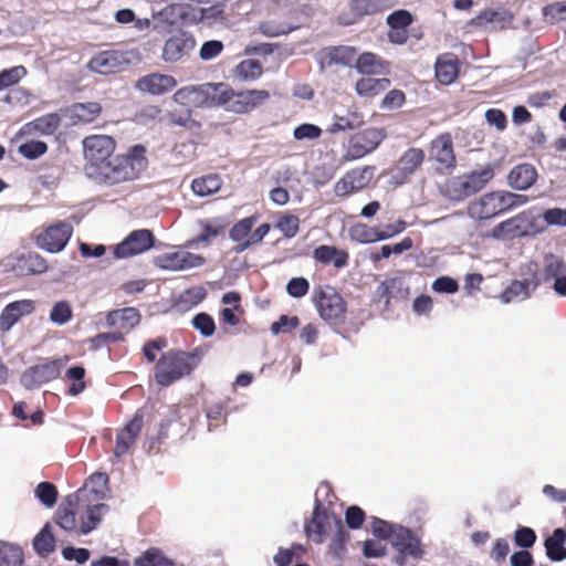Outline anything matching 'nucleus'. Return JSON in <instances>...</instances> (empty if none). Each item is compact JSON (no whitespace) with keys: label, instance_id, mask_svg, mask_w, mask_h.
<instances>
[{"label":"nucleus","instance_id":"f257e3e1","mask_svg":"<svg viewBox=\"0 0 566 566\" xmlns=\"http://www.w3.org/2000/svg\"><path fill=\"white\" fill-rule=\"evenodd\" d=\"M145 147L135 145L126 155L112 157L92 179L109 186L137 179L147 168Z\"/></svg>","mask_w":566,"mask_h":566},{"label":"nucleus","instance_id":"f03ea898","mask_svg":"<svg viewBox=\"0 0 566 566\" xmlns=\"http://www.w3.org/2000/svg\"><path fill=\"white\" fill-rule=\"evenodd\" d=\"M201 354L198 349L185 352L169 349L161 354L154 368L156 382L161 387H168L176 381L188 377L201 363Z\"/></svg>","mask_w":566,"mask_h":566},{"label":"nucleus","instance_id":"7ed1b4c3","mask_svg":"<svg viewBox=\"0 0 566 566\" xmlns=\"http://www.w3.org/2000/svg\"><path fill=\"white\" fill-rule=\"evenodd\" d=\"M234 95L227 83H206L179 88L174 94V101L180 106H223Z\"/></svg>","mask_w":566,"mask_h":566},{"label":"nucleus","instance_id":"20e7f679","mask_svg":"<svg viewBox=\"0 0 566 566\" xmlns=\"http://www.w3.org/2000/svg\"><path fill=\"white\" fill-rule=\"evenodd\" d=\"M528 201L530 197L526 195L504 190L491 191L472 201L468 207V212L474 219L488 220Z\"/></svg>","mask_w":566,"mask_h":566},{"label":"nucleus","instance_id":"39448f33","mask_svg":"<svg viewBox=\"0 0 566 566\" xmlns=\"http://www.w3.org/2000/svg\"><path fill=\"white\" fill-rule=\"evenodd\" d=\"M494 177L493 168L488 165L469 174L453 177L441 189L443 197L451 201H463L482 190Z\"/></svg>","mask_w":566,"mask_h":566},{"label":"nucleus","instance_id":"423d86ee","mask_svg":"<svg viewBox=\"0 0 566 566\" xmlns=\"http://www.w3.org/2000/svg\"><path fill=\"white\" fill-rule=\"evenodd\" d=\"M312 302L319 317L327 324L339 326L345 323L347 303L335 287L331 285L315 286Z\"/></svg>","mask_w":566,"mask_h":566},{"label":"nucleus","instance_id":"0eeeda50","mask_svg":"<svg viewBox=\"0 0 566 566\" xmlns=\"http://www.w3.org/2000/svg\"><path fill=\"white\" fill-rule=\"evenodd\" d=\"M115 140L107 135H91L83 139L84 169L92 178L112 158L115 150Z\"/></svg>","mask_w":566,"mask_h":566},{"label":"nucleus","instance_id":"6e6552de","mask_svg":"<svg viewBox=\"0 0 566 566\" xmlns=\"http://www.w3.org/2000/svg\"><path fill=\"white\" fill-rule=\"evenodd\" d=\"M259 220V214H252L235 222L229 231V237L238 244L233 248L235 253H242L253 245L263 241L271 230V224L265 222L259 226L254 231L253 227Z\"/></svg>","mask_w":566,"mask_h":566},{"label":"nucleus","instance_id":"1a4fd4ad","mask_svg":"<svg viewBox=\"0 0 566 566\" xmlns=\"http://www.w3.org/2000/svg\"><path fill=\"white\" fill-rule=\"evenodd\" d=\"M27 70L22 65L6 69L0 72V102L11 106H25L30 103V94L21 87L14 86Z\"/></svg>","mask_w":566,"mask_h":566},{"label":"nucleus","instance_id":"9d476101","mask_svg":"<svg viewBox=\"0 0 566 566\" xmlns=\"http://www.w3.org/2000/svg\"><path fill=\"white\" fill-rule=\"evenodd\" d=\"M429 159L440 174H449L457 166L453 139L450 133L436 136L429 145Z\"/></svg>","mask_w":566,"mask_h":566},{"label":"nucleus","instance_id":"9b49d317","mask_svg":"<svg viewBox=\"0 0 566 566\" xmlns=\"http://www.w3.org/2000/svg\"><path fill=\"white\" fill-rule=\"evenodd\" d=\"M387 137L384 128H366L353 135L348 142L345 158L355 160L373 153Z\"/></svg>","mask_w":566,"mask_h":566},{"label":"nucleus","instance_id":"f8f14e48","mask_svg":"<svg viewBox=\"0 0 566 566\" xmlns=\"http://www.w3.org/2000/svg\"><path fill=\"white\" fill-rule=\"evenodd\" d=\"M375 166H364L350 169L336 181L334 185V193L339 198L349 197L367 188L375 177Z\"/></svg>","mask_w":566,"mask_h":566},{"label":"nucleus","instance_id":"ddd939ff","mask_svg":"<svg viewBox=\"0 0 566 566\" xmlns=\"http://www.w3.org/2000/svg\"><path fill=\"white\" fill-rule=\"evenodd\" d=\"M348 10H340L336 21L339 25L348 27L359 22L366 15H374L388 8L387 0H347Z\"/></svg>","mask_w":566,"mask_h":566},{"label":"nucleus","instance_id":"4468645a","mask_svg":"<svg viewBox=\"0 0 566 566\" xmlns=\"http://www.w3.org/2000/svg\"><path fill=\"white\" fill-rule=\"evenodd\" d=\"M73 234V227L66 221H57L45 228L36 237V245L51 253L62 251Z\"/></svg>","mask_w":566,"mask_h":566},{"label":"nucleus","instance_id":"2eb2a0df","mask_svg":"<svg viewBox=\"0 0 566 566\" xmlns=\"http://www.w3.org/2000/svg\"><path fill=\"white\" fill-rule=\"evenodd\" d=\"M154 234L148 229L135 230L113 250L114 259H126L140 254L154 245Z\"/></svg>","mask_w":566,"mask_h":566},{"label":"nucleus","instance_id":"dca6fc26","mask_svg":"<svg viewBox=\"0 0 566 566\" xmlns=\"http://www.w3.org/2000/svg\"><path fill=\"white\" fill-rule=\"evenodd\" d=\"M426 160V153L422 148L410 147L396 163L394 170V179L398 185H402L410 180V178L421 169Z\"/></svg>","mask_w":566,"mask_h":566},{"label":"nucleus","instance_id":"f3484780","mask_svg":"<svg viewBox=\"0 0 566 566\" xmlns=\"http://www.w3.org/2000/svg\"><path fill=\"white\" fill-rule=\"evenodd\" d=\"M196 46V39L186 31L172 34L163 48L161 57L165 62L176 63L189 55Z\"/></svg>","mask_w":566,"mask_h":566},{"label":"nucleus","instance_id":"a211bd4d","mask_svg":"<svg viewBox=\"0 0 566 566\" xmlns=\"http://www.w3.org/2000/svg\"><path fill=\"white\" fill-rule=\"evenodd\" d=\"M62 363L60 359L35 365L27 369L21 377L27 388L40 387L60 377Z\"/></svg>","mask_w":566,"mask_h":566},{"label":"nucleus","instance_id":"6ab92c4d","mask_svg":"<svg viewBox=\"0 0 566 566\" xmlns=\"http://www.w3.org/2000/svg\"><path fill=\"white\" fill-rule=\"evenodd\" d=\"M206 259L189 251L164 253L156 259V265L163 270L182 271L203 265Z\"/></svg>","mask_w":566,"mask_h":566},{"label":"nucleus","instance_id":"aec40b11","mask_svg":"<svg viewBox=\"0 0 566 566\" xmlns=\"http://www.w3.org/2000/svg\"><path fill=\"white\" fill-rule=\"evenodd\" d=\"M410 294L409 286L401 276L388 277L376 289L374 301L388 308L392 298L406 300Z\"/></svg>","mask_w":566,"mask_h":566},{"label":"nucleus","instance_id":"412c9836","mask_svg":"<svg viewBox=\"0 0 566 566\" xmlns=\"http://www.w3.org/2000/svg\"><path fill=\"white\" fill-rule=\"evenodd\" d=\"M337 515L329 513L319 501H316L311 521L305 525V532L316 543H323L327 530L335 524Z\"/></svg>","mask_w":566,"mask_h":566},{"label":"nucleus","instance_id":"4be33fe9","mask_svg":"<svg viewBox=\"0 0 566 566\" xmlns=\"http://www.w3.org/2000/svg\"><path fill=\"white\" fill-rule=\"evenodd\" d=\"M357 49L349 45H335L324 48L318 52V60L322 67L333 65L354 66Z\"/></svg>","mask_w":566,"mask_h":566},{"label":"nucleus","instance_id":"5701e85b","mask_svg":"<svg viewBox=\"0 0 566 566\" xmlns=\"http://www.w3.org/2000/svg\"><path fill=\"white\" fill-rule=\"evenodd\" d=\"M392 546L402 554H408L415 559H420L423 556V548L421 541L413 532L401 525L396 526L392 538L390 539Z\"/></svg>","mask_w":566,"mask_h":566},{"label":"nucleus","instance_id":"b1692460","mask_svg":"<svg viewBox=\"0 0 566 566\" xmlns=\"http://www.w3.org/2000/svg\"><path fill=\"white\" fill-rule=\"evenodd\" d=\"M125 63L122 52L111 50L94 55L88 62V67L96 73L111 74L122 71Z\"/></svg>","mask_w":566,"mask_h":566},{"label":"nucleus","instance_id":"393cba45","mask_svg":"<svg viewBox=\"0 0 566 566\" xmlns=\"http://www.w3.org/2000/svg\"><path fill=\"white\" fill-rule=\"evenodd\" d=\"M144 419L142 415L136 413L133 419L117 433L114 455L123 457L135 443L142 431Z\"/></svg>","mask_w":566,"mask_h":566},{"label":"nucleus","instance_id":"a878e982","mask_svg":"<svg viewBox=\"0 0 566 566\" xmlns=\"http://www.w3.org/2000/svg\"><path fill=\"white\" fill-rule=\"evenodd\" d=\"M142 319L139 311L135 307H124L107 313L106 324L109 327H116L117 332L129 333Z\"/></svg>","mask_w":566,"mask_h":566},{"label":"nucleus","instance_id":"bb28decb","mask_svg":"<svg viewBox=\"0 0 566 566\" xmlns=\"http://www.w3.org/2000/svg\"><path fill=\"white\" fill-rule=\"evenodd\" d=\"M35 310L32 300H20L9 303L0 314V329L8 332L22 316L30 315Z\"/></svg>","mask_w":566,"mask_h":566},{"label":"nucleus","instance_id":"cd10ccee","mask_svg":"<svg viewBox=\"0 0 566 566\" xmlns=\"http://www.w3.org/2000/svg\"><path fill=\"white\" fill-rule=\"evenodd\" d=\"M354 66L364 75H387L390 72V63L373 52L357 54Z\"/></svg>","mask_w":566,"mask_h":566},{"label":"nucleus","instance_id":"c85d7f7f","mask_svg":"<svg viewBox=\"0 0 566 566\" xmlns=\"http://www.w3.org/2000/svg\"><path fill=\"white\" fill-rule=\"evenodd\" d=\"M537 170L532 164L523 163L514 166L507 175V184L515 190H527L537 180Z\"/></svg>","mask_w":566,"mask_h":566},{"label":"nucleus","instance_id":"c756f323","mask_svg":"<svg viewBox=\"0 0 566 566\" xmlns=\"http://www.w3.org/2000/svg\"><path fill=\"white\" fill-rule=\"evenodd\" d=\"M13 270L21 276L38 275L46 272L48 263L38 252L30 251L17 259Z\"/></svg>","mask_w":566,"mask_h":566},{"label":"nucleus","instance_id":"7c9ffc66","mask_svg":"<svg viewBox=\"0 0 566 566\" xmlns=\"http://www.w3.org/2000/svg\"><path fill=\"white\" fill-rule=\"evenodd\" d=\"M434 69L437 80L443 85H449L459 75L460 61L455 54L444 53L438 56Z\"/></svg>","mask_w":566,"mask_h":566},{"label":"nucleus","instance_id":"2f4dec72","mask_svg":"<svg viewBox=\"0 0 566 566\" xmlns=\"http://www.w3.org/2000/svg\"><path fill=\"white\" fill-rule=\"evenodd\" d=\"M176 84V80L172 76L155 73L140 77L136 83V87L142 92L160 95L172 90Z\"/></svg>","mask_w":566,"mask_h":566},{"label":"nucleus","instance_id":"473e14b6","mask_svg":"<svg viewBox=\"0 0 566 566\" xmlns=\"http://www.w3.org/2000/svg\"><path fill=\"white\" fill-rule=\"evenodd\" d=\"M510 22V18L505 11L500 10H483L476 17L468 22L469 27L481 29H503Z\"/></svg>","mask_w":566,"mask_h":566},{"label":"nucleus","instance_id":"72a5a7b5","mask_svg":"<svg viewBox=\"0 0 566 566\" xmlns=\"http://www.w3.org/2000/svg\"><path fill=\"white\" fill-rule=\"evenodd\" d=\"M538 284L536 274H532L530 279L523 281L514 280L501 294L503 303H511L517 298H526L530 296V291L534 290Z\"/></svg>","mask_w":566,"mask_h":566},{"label":"nucleus","instance_id":"f704fd0d","mask_svg":"<svg viewBox=\"0 0 566 566\" xmlns=\"http://www.w3.org/2000/svg\"><path fill=\"white\" fill-rule=\"evenodd\" d=\"M313 258L322 264L333 263L336 269L344 268L348 263V253L334 245L317 247L313 252Z\"/></svg>","mask_w":566,"mask_h":566},{"label":"nucleus","instance_id":"c9c22d12","mask_svg":"<svg viewBox=\"0 0 566 566\" xmlns=\"http://www.w3.org/2000/svg\"><path fill=\"white\" fill-rule=\"evenodd\" d=\"M61 118L57 113H49L28 124L22 128L23 133H40L42 135H52L59 128Z\"/></svg>","mask_w":566,"mask_h":566},{"label":"nucleus","instance_id":"e433bc0d","mask_svg":"<svg viewBox=\"0 0 566 566\" xmlns=\"http://www.w3.org/2000/svg\"><path fill=\"white\" fill-rule=\"evenodd\" d=\"M364 124V114L359 108H346L345 114L335 115L334 123L328 132L336 133L340 130H350L358 128Z\"/></svg>","mask_w":566,"mask_h":566},{"label":"nucleus","instance_id":"4c0bfd02","mask_svg":"<svg viewBox=\"0 0 566 566\" xmlns=\"http://www.w3.org/2000/svg\"><path fill=\"white\" fill-rule=\"evenodd\" d=\"M566 531L563 528L554 530L553 534L545 539L546 555L551 560L562 562L566 559Z\"/></svg>","mask_w":566,"mask_h":566},{"label":"nucleus","instance_id":"58836bf2","mask_svg":"<svg viewBox=\"0 0 566 566\" xmlns=\"http://www.w3.org/2000/svg\"><path fill=\"white\" fill-rule=\"evenodd\" d=\"M390 80L387 77H361L356 82L355 88L358 95L371 97L386 91L390 86Z\"/></svg>","mask_w":566,"mask_h":566},{"label":"nucleus","instance_id":"ea45409f","mask_svg":"<svg viewBox=\"0 0 566 566\" xmlns=\"http://www.w3.org/2000/svg\"><path fill=\"white\" fill-rule=\"evenodd\" d=\"M56 542L51 525L46 523L33 539V548L41 557H48L55 551Z\"/></svg>","mask_w":566,"mask_h":566},{"label":"nucleus","instance_id":"a19ab883","mask_svg":"<svg viewBox=\"0 0 566 566\" xmlns=\"http://www.w3.org/2000/svg\"><path fill=\"white\" fill-rule=\"evenodd\" d=\"M221 186V178L216 174H211L193 179L191 184V189L196 195L200 197H207L218 192Z\"/></svg>","mask_w":566,"mask_h":566},{"label":"nucleus","instance_id":"79ce46f5","mask_svg":"<svg viewBox=\"0 0 566 566\" xmlns=\"http://www.w3.org/2000/svg\"><path fill=\"white\" fill-rule=\"evenodd\" d=\"M23 549L14 544L0 543V566H23Z\"/></svg>","mask_w":566,"mask_h":566},{"label":"nucleus","instance_id":"37998d69","mask_svg":"<svg viewBox=\"0 0 566 566\" xmlns=\"http://www.w3.org/2000/svg\"><path fill=\"white\" fill-rule=\"evenodd\" d=\"M134 566H174V563L159 548L150 547L135 559Z\"/></svg>","mask_w":566,"mask_h":566},{"label":"nucleus","instance_id":"c03bdc74","mask_svg":"<svg viewBox=\"0 0 566 566\" xmlns=\"http://www.w3.org/2000/svg\"><path fill=\"white\" fill-rule=\"evenodd\" d=\"M235 76L244 81L258 80L263 73V66L258 60H243L234 70Z\"/></svg>","mask_w":566,"mask_h":566},{"label":"nucleus","instance_id":"a18cd8bd","mask_svg":"<svg viewBox=\"0 0 566 566\" xmlns=\"http://www.w3.org/2000/svg\"><path fill=\"white\" fill-rule=\"evenodd\" d=\"M108 511V506L106 504H95L87 509L85 518L82 520L81 523V533L88 534L92 532L96 525L101 522L102 515Z\"/></svg>","mask_w":566,"mask_h":566},{"label":"nucleus","instance_id":"49530a36","mask_svg":"<svg viewBox=\"0 0 566 566\" xmlns=\"http://www.w3.org/2000/svg\"><path fill=\"white\" fill-rule=\"evenodd\" d=\"M85 375L86 371L83 366H72L66 370V379L72 380V385L69 387L67 390V394L70 396H77L85 390Z\"/></svg>","mask_w":566,"mask_h":566},{"label":"nucleus","instance_id":"de8ad7c7","mask_svg":"<svg viewBox=\"0 0 566 566\" xmlns=\"http://www.w3.org/2000/svg\"><path fill=\"white\" fill-rule=\"evenodd\" d=\"M56 524L66 532L75 531L76 528V512L71 503L67 505L62 504L55 514Z\"/></svg>","mask_w":566,"mask_h":566},{"label":"nucleus","instance_id":"09e8293b","mask_svg":"<svg viewBox=\"0 0 566 566\" xmlns=\"http://www.w3.org/2000/svg\"><path fill=\"white\" fill-rule=\"evenodd\" d=\"M168 120L170 125H178L190 130L200 128V123L192 118L190 108L175 109L174 112L169 113Z\"/></svg>","mask_w":566,"mask_h":566},{"label":"nucleus","instance_id":"8fccbe9b","mask_svg":"<svg viewBox=\"0 0 566 566\" xmlns=\"http://www.w3.org/2000/svg\"><path fill=\"white\" fill-rule=\"evenodd\" d=\"M275 228L280 230L286 239H292L300 231V219L295 214L283 213L277 218Z\"/></svg>","mask_w":566,"mask_h":566},{"label":"nucleus","instance_id":"3c124183","mask_svg":"<svg viewBox=\"0 0 566 566\" xmlns=\"http://www.w3.org/2000/svg\"><path fill=\"white\" fill-rule=\"evenodd\" d=\"M49 317L50 321L56 325H64L69 323L73 317L71 303L65 300L56 302L53 305Z\"/></svg>","mask_w":566,"mask_h":566},{"label":"nucleus","instance_id":"603ef678","mask_svg":"<svg viewBox=\"0 0 566 566\" xmlns=\"http://www.w3.org/2000/svg\"><path fill=\"white\" fill-rule=\"evenodd\" d=\"M226 20L224 6L221 3L201 8L198 11V21L207 22L208 24L222 23Z\"/></svg>","mask_w":566,"mask_h":566},{"label":"nucleus","instance_id":"864d4df0","mask_svg":"<svg viewBox=\"0 0 566 566\" xmlns=\"http://www.w3.org/2000/svg\"><path fill=\"white\" fill-rule=\"evenodd\" d=\"M226 230V224L221 221H206L201 224V233L196 241L200 243H210Z\"/></svg>","mask_w":566,"mask_h":566},{"label":"nucleus","instance_id":"5fc2aeb1","mask_svg":"<svg viewBox=\"0 0 566 566\" xmlns=\"http://www.w3.org/2000/svg\"><path fill=\"white\" fill-rule=\"evenodd\" d=\"M123 342H125L124 333L117 331L99 333L88 339L90 346L93 350H98L111 344Z\"/></svg>","mask_w":566,"mask_h":566},{"label":"nucleus","instance_id":"6e6d98bb","mask_svg":"<svg viewBox=\"0 0 566 566\" xmlns=\"http://www.w3.org/2000/svg\"><path fill=\"white\" fill-rule=\"evenodd\" d=\"M35 496L43 505L52 507L57 500V490L51 482H41L35 488Z\"/></svg>","mask_w":566,"mask_h":566},{"label":"nucleus","instance_id":"4d7b16f0","mask_svg":"<svg viewBox=\"0 0 566 566\" xmlns=\"http://www.w3.org/2000/svg\"><path fill=\"white\" fill-rule=\"evenodd\" d=\"M301 553H304V547L301 544H292L290 548L280 547L273 560L276 566H290L294 558L300 557Z\"/></svg>","mask_w":566,"mask_h":566},{"label":"nucleus","instance_id":"13d9d810","mask_svg":"<svg viewBox=\"0 0 566 566\" xmlns=\"http://www.w3.org/2000/svg\"><path fill=\"white\" fill-rule=\"evenodd\" d=\"M48 150V145L41 140H30L21 144L18 148L20 155L27 159H36L44 155Z\"/></svg>","mask_w":566,"mask_h":566},{"label":"nucleus","instance_id":"bf43d9fd","mask_svg":"<svg viewBox=\"0 0 566 566\" xmlns=\"http://www.w3.org/2000/svg\"><path fill=\"white\" fill-rule=\"evenodd\" d=\"M352 237L363 243L380 241L379 229L367 224H357L352 229Z\"/></svg>","mask_w":566,"mask_h":566},{"label":"nucleus","instance_id":"052dcab7","mask_svg":"<svg viewBox=\"0 0 566 566\" xmlns=\"http://www.w3.org/2000/svg\"><path fill=\"white\" fill-rule=\"evenodd\" d=\"M167 346L168 342L165 337L149 339L144 344L142 348L143 355L149 364L157 363V353L165 349Z\"/></svg>","mask_w":566,"mask_h":566},{"label":"nucleus","instance_id":"680f3d73","mask_svg":"<svg viewBox=\"0 0 566 566\" xmlns=\"http://www.w3.org/2000/svg\"><path fill=\"white\" fill-rule=\"evenodd\" d=\"M543 14L551 23L566 21V0L545 6Z\"/></svg>","mask_w":566,"mask_h":566},{"label":"nucleus","instance_id":"e2e57ef3","mask_svg":"<svg viewBox=\"0 0 566 566\" xmlns=\"http://www.w3.org/2000/svg\"><path fill=\"white\" fill-rule=\"evenodd\" d=\"M412 20V14L408 10L400 9L387 17V24L390 29H407Z\"/></svg>","mask_w":566,"mask_h":566},{"label":"nucleus","instance_id":"0e129e2a","mask_svg":"<svg viewBox=\"0 0 566 566\" xmlns=\"http://www.w3.org/2000/svg\"><path fill=\"white\" fill-rule=\"evenodd\" d=\"M192 325L196 329H198L202 336L209 337L212 336L216 331V324L212 318L207 313H199L192 318Z\"/></svg>","mask_w":566,"mask_h":566},{"label":"nucleus","instance_id":"69168bd1","mask_svg":"<svg viewBox=\"0 0 566 566\" xmlns=\"http://www.w3.org/2000/svg\"><path fill=\"white\" fill-rule=\"evenodd\" d=\"M310 291V282L303 276L292 277L286 284V292L294 298L305 296Z\"/></svg>","mask_w":566,"mask_h":566},{"label":"nucleus","instance_id":"338daca9","mask_svg":"<svg viewBox=\"0 0 566 566\" xmlns=\"http://www.w3.org/2000/svg\"><path fill=\"white\" fill-rule=\"evenodd\" d=\"M536 538V533L531 527L520 526L514 533L515 544L523 549L532 547Z\"/></svg>","mask_w":566,"mask_h":566},{"label":"nucleus","instance_id":"774afa93","mask_svg":"<svg viewBox=\"0 0 566 566\" xmlns=\"http://www.w3.org/2000/svg\"><path fill=\"white\" fill-rule=\"evenodd\" d=\"M224 49V45L219 40L206 41L199 51V56L202 61H210L219 56Z\"/></svg>","mask_w":566,"mask_h":566}]
</instances>
